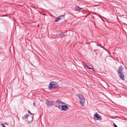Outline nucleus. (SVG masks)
Listing matches in <instances>:
<instances>
[{
    "label": "nucleus",
    "mask_w": 127,
    "mask_h": 127,
    "mask_svg": "<svg viewBox=\"0 0 127 127\" xmlns=\"http://www.w3.org/2000/svg\"><path fill=\"white\" fill-rule=\"evenodd\" d=\"M59 86L58 83L54 81L51 82L48 86V88L50 90L58 88Z\"/></svg>",
    "instance_id": "nucleus-1"
},
{
    "label": "nucleus",
    "mask_w": 127,
    "mask_h": 127,
    "mask_svg": "<svg viewBox=\"0 0 127 127\" xmlns=\"http://www.w3.org/2000/svg\"><path fill=\"white\" fill-rule=\"evenodd\" d=\"M85 102V99L82 94H80V104L82 106H84Z\"/></svg>",
    "instance_id": "nucleus-2"
},
{
    "label": "nucleus",
    "mask_w": 127,
    "mask_h": 127,
    "mask_svg": "<svg viewBox=\"0 0 127 127\" xmlns=\"http://www.w3.org/2000/svg\"><path fill=\"white\" fill-rule=\"evenodd\" d=\"M60 106V109L62 111H66L69 109L67 105H61Z\"/></svg>",
    "instance_id": "nucleus-3"
},
{
    "label": "nucleus",
    "mask_w": 127,
    "mask_h": 127,
    "mask_svg": "<svg viewBox=\"0 0 127 127\" xmlns=\"http://www.w3.org/2000/svg\"><path fill=\"white\" fill-rule=\"evenodd\" d=\"M94 118L96 120H101V117L96 112L94 115Z\"/></svg>",
    "instance_id": "nucleus-4"
},
{
    "label": "nucleus",
    "mask_w": 127,
    "mask_h": 127,
    "mask_svg": "<svg viewBox=\"0 0 127 127\" xmlns=\"http://www.w3.org/2000/svg\"><path fill=\"white\" fill-rule=\"evenodd\" d=\"M61 105L60 102V100H57L55 102V106L57 107H58L59 109H60V105Z\"/></svg>",
    "instance_id": "nucleus-5"
},
{
    "label": "nucleus",
    "mask_w": 127,
    "mask_h": 127,
    "mask_svg": "<svg viewBox=\"0 0 127 127\" xmlns=\"http://www.w3.org/2000/svg\"><path fill=\"white\" fill-rule=\"evenodd\" d=\"M123 70V68L122 66H120L118 69V74L122 73V72Z\"/></svg>",
    "instance_id": "nucleus-6"
},
{
    "label": "nucleus",
    "mask_w": 127,
    "mask_h": 127,
    "mask_svg": "<svg viewBox=\"0 0 127 127\" xmlns=\"http://www.w3.org/2000/svg\"><path fill=\"white\" fill-rule=\"evenodd\" d=\"M118 74L120 78L122 80H125L124 76L122 73H119Z\"/></svg>",
    "instance_id": "nucleus-7"
},
{
    "label": "nucleus",
    "mask_w": 127,
    "mask_h": 127,
    "mask_svg": "<svg viewBox=\"0 0 127 127\" xmlns=\"http://www.w3.org/2000/svg\"><path fill=\"white\" fill-rule=\"evenodd\" d=\"M46 103L48 107L51 106V101H49L48 100L46 101Z\"/></svg>",
    "instance_id": "nucleus-8"
},
{
    "label": "nucleus",
    "mask_w": 127,
    "mask_h": 127,
    "mask_svg": "<svg viewBox=\"0 0 127 127\" xmlns=\"http://www.w3.org/2000/svg\"><path fill=\"white\" fill-rule=\"evenodd\" d=\"M33 116H30L29 117V119H31V120H29V119H27V121L28 122V123H29L30 122H31L33 120Z\"/></svg>",
    "instance_id": "nucleus-9"
},
{
    "label": "nucleus",
    "mask_w": 127,
    "mask_h": 127,
    "mask_svg": "<svg viewBox=\"0 0 127 127\" xmlns=\"http://www.w3.org/2000/svg\"><path fill=\"white\" fill-rule=\"evenodd\" d=\"M29 115H25L24 116L22 117V119L23 120H24L26 119V118H27V119H28V117H29Z\"/></svg>",
    "instance_id": "nucleus-10"
},
{
    "label": "nucleus",
    "mask_w": 127,
    "mask_h": 127,
    "mask_svg": "<svg viewBox=\"0 0 127 127\" xmlns=\"http://www.w3.org/2000/svg\"><path fill=\"white\" fill-rule=\"evenodd\" d=\"M61 19L60 17H58L55 19L54 21V22H57L59 21Z\"/></svg>",
    "instance_id": "nucleus-11"
},
{
    "label": "nucleus",
    "mask_w": 127,
    "mask_h": 127,
    "mask_svg": "<svg viewBox=\"0 0 127 127\" xmlns=\"http://www.w3.org/2000/svg\"><path fill=\"white\" fill-rule=\"evenodd\" d=\"M59 36H62L61 37V38L62 37H64L66 36L65 35H64V33H63L62 32L60 34H59Z\"/></svg>",
    "instance_id": "nucleus-12"
},
{
    "label": "nucleus",
    "mask_w": 127,
    "mask_h": 127,
    "mask_svg": "<svg viewBox=\"0 0 127 127\" xmlns=\"http://www.w3.org/2000/svg\"><path fill=\"white\" fill-rule=\"evenodd\" d=\"M83 64L84 67H87V66H88L87 65V64L84 62H83Z\"/></svg>",
    "instance_id": "nucleus-13"
},
{
    "label": "nucleus",
    "mask_w": 127,
    "mask_h": 127,
    "mask_svg": "<svg viewBox=\"0 0 127 127\" xmlns=\"http://www.w3.org/2000/svg\"><path fill=\"white\" fill-rule=\"evenodd\" d=\"M75 10L76 11H79V6L75 7Z\"/></svg>",
    "instance_id": "nucleus-14"
},
{
    "label": "nucleus",
    "mask_w": 127,
    "mask_h": 127,
    "mask_svg": "<svg viewBox=\"0 0 127 127\" xmlns=\"http://www.w3.org/2000/svg\"><path fill=\"white\" fill-rule=\"evenodd\" d=\"M51 106L53 105L54 104V102L53 101H51Z\"/></svg>",
    "instance_id": "nucleus-15"
},
{
    "label": "nucleus",
    "mask_w": 127,
    "mask_h": 127,
    "mask_svg": "<svg viewBox=\"0 0 127 127\" xmlns=\"http://www.w3.org/2000/svg\"><path fill=\"white\" fill-rule=\"evenodd\" d=\"M60 102L61 105H62V104H66L64 102H63L61 101L60 100Z\"/></svg>",
    "instance_id": "nucleus-16"
},
{
    "label": "nucleus",
    "mask_w": 127,
    "mask_h": 127,
    "mask_svg": "<svg viewBox=\"0 0 127 127\" xmlns=\"http://www.w3.org/2000/svg\"><path fill=\"white\" fill-rule=\"evenodd\" d=\"M65 15V14H64L62 15H60L59 17H60V18H61V17H64Z\"/></svg>",
    "instance_id": "nucleus-17"
},
{
    "label": "nucleus",
    "mask_w": 127,
    "mask_h": 127,
    "mask_svg": "<svg viewBox=\"0 0 127 127\" xmlns=\"http://www.w3.org/2000/svg\"><path fill=\"white\" fill-rule=\"evenodd\" d=\"M1 125L2 127H6L4 124H1Z\"/></svg>",
    "instance_id": "nucleus-18"
},
{
    "label": "nucleus",
    "mask_w": 127,
    "mask_h": 127,
    "mask_svg": "<svg viewBox=\"0 0 127 127\" xmlns=\"http://www.w3.org/2000/svg\"><path fill=\"white\" fill-rule=\"evenodd\" d=\"M87 68H88L89 69H92L94 70L92 68L89 67L88 66H87Z\"/></svg>",
    "instance_id": "nucleus-19"
},
{
    "label": "nucleus",
    "mask_w": 127,
    "mask_h": 127,
    "mask_svg": "<svg viewBox=\"0 0 127 127\" xmlns=\"http://www.w3.org/2000/svg\"><path fill=\"white\" fill-rule=\"evenodd\" d=\"M113 125L114 127H118L114 123H113Z\"/></svg>",
    "instance_id": "nucleus-20"
},
{
    "label": "nucleus",
    "mask_w": 127,
    "mask_h": 127,
    "mask_svg": "<svg viewBox=\"0 0 127 127\" xmlns=\"http://www.w3.org/2000/svg\"><path fill=\"white\" fill-rule=\"evenodd\" d=\"M83 8H80V12H81L82 13V11H81V10L82 9H83Z\"/></svg>",
    "instance_id": "nucleus-21"
},
{
    "label": "nucleus",
    "mask_w": 127,
    "mask_h": 127,
    "mask_svg": "<svg viewBox=\"0 0 127 127\" xmlns=\"http://www.w3.org/2000/svg\"><path fill=\"white\" fill-rule=\"evenodd\" d=\"M28 112L29 113L31 114V115H32V113H31V111H28Z\"/></svg>",
    "instance_id": "nucleus-22"
},
{
    "label": "nucleus",
    "mask_w": 127,
    "mask_h": 127,
    "mask_svg": "<svg viewBox=\"0 0 127 127\" xmlns=\"http://www.w3.org/2000/svg\"><path fill=\"white\" fill-rule=\"evenodd\" d=\"M96 45L98 46H100H100H101V45H99V44H98L97 43H96Z\"/></svg>",
    "instance_id": "nucleus-23"
},
{
    "label": "nucleus",
    "mask_w": 127,
    "mask_h": 127,
    "mask_svg": "<svg viewBox=\"0 0 127 127\" xmlns=\"http://www.w3.org/2000/svg\"><path fill=\"white\" fill-rule=\"evenodd\" d=\"M77 96L78 97V98H79V94H78L77 95Z\"/></svg>",
    "instance_id": "nucleus-24"
},
{
    "label": "nucleus",
    "mask_w": 127,
    "mask_h": 127,
    "mask_svg": "<svg viewBox=\"0 0 127 127\" xmlns=\"http://www.w3.org/2000/svg\"><path fill=\"white\" fill-rule=\"evenodd\" d=\"M34 9H36V8H35V7H33L32 6H31Z\"/></svg>",
    "instance_id": "nucleus-25"
},
{
    "label": "nucleus",
    "mask_w": 127,
    "mask_h": 127,
    "mask_svg": "<svg viewBox=\"0 0 127 127\" xmlns=\"http://www.w3.org/2000/svg\"><path fill=\"white\" fill-rule=\"evenodd\" d=\"M33 105L34 106H35V103L34 102V103H33Z\"/></svg>",
    "instance_id": "nucleus-26"
},
{
    "label": "nucleus",
    "mask_w": 127,
    "mask_h": 127,
    "mask_svg": "<svg viewBox=\"0 0 127 127\" xmlns=\"http://www.w3.org/2000/svg\"><path fill=\"white\" fill-rule=\"evenodd\" d=\"M100 47H101L102 48H103V47L102 46H100Z\"/></svg>",
    "instance_id": "nucleus-27"
},
{
    "label": "nucleus",
    "mask_w": 127,
    "mask_h": 127,
    "mask_svg": "<svg viewBox=\"0 0 127 127\" xmlns=\"http://www.w3.org/2000/svg\"><path fill=\"white\" fill-rule=\"evenodd\" d=\"M95 42V43H96V42Z\"/></svg>",
    "instance_id": "nucleus-28"
},
{
    "label": "nucleus",
    "mask_w": 127,
    "mask_h": 127,
    "mask_svg": "<svg viewBox=\"0 0 127 127\" xmlns=\"http://www.w3.org/2000/svg\"><path fill=\"white\" fill-rule=\"evenodd\" d=\"M103 48L104 49V50H105V49L104 47Z\"/></svg>",
    "instance_id": "nucleus-29"
},
{
    "label": "nucleus",
    "mask_w": 127,
    "mask_h": 127,
    "mask_svg": "<svg viewBox=\"0 0 127 127\" xmlns=\"http://www.w3.org/2000/svg\"><path fill=\"white\" fill-rule=\"evenodd\" d=\"M92 17L94 18V16H92Z\"/></svg>",
    "instance_id": "nucleus-30"
},
{
    "label": "nucleus",
    "mask_w": 127,
    "mask_h": 127,
    "mask_svg": "<svg viewBox=\"0 0 127 127\" xmlns=\"http://www.w3.org/2000/svg\"><path fill=\"white\" fill-rule=\"evenodd\" d=\"M105 50L106 51H107V50L105 49Z\"/></svg>",
    "instance_id": "nucleus-31"
},
{
    "label": "nucleus",
    "mask_w": 127,
    "mask_h": 127,
    "mask_svg": "<svg viewBox=\"0 0 127 127\" xmlns=\"http://www.w3.org/2000/svg\"><path fill=\"white\" fill-rule=\"evenodd\" d=\"M29 120H31V119L30 120V119H29Z\"/></svg>",
    "instance_id": "nucleus-32"
}]
</instances>
